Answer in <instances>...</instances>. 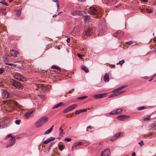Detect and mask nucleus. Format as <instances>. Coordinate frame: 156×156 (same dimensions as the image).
Instances as JSON below:
<instances>
[{
    "label": "nucleus",
    "instance_id": "35",
    "mask_svg": "<svg viewBox=\"0 0 156 156\" xmlns=\"http://www.w3.org/2000/svg\"><path fill=\"white\" fill-rule=\"evenodd\" d=\"M151 119L150 115H148L147 117H145L144 118V120L145 121H147Z\"/></svg>",
    "mask_w": 156,
    "mask_h": 156
},
{
    "label": "nucleus",
    "instance_id": "20",
    "mask_svg": "<svg viewBox=\"0 0 156 156\" xmlns=\"http://www.w3.org/2000/svg\"><path fill=\"white\" fill-rule=\"evenodd\" d=\"M15 137H12V138L10 140V146H12L15 143L16 141L15 139H13V138Z\"/></svg>",
    "mask_w": 156,
    "mask_h": 156
},
{
    "label": "nucleus",
    "instance_id": "34",
    "mask_svg": "<svg viewBox=\"0 0 156 156\" xmlns=\"http://www.w3.org/2000/svg\"><path fill=\"white\" fill-rule=\"evenodd\" d=\"M126 87V86H121L120 87H119L115 89L116 90V91H117L119 90H121L123 89V88L125 87Z\"/></svg>",
    "mask_w": 156,
    "mask_h": 156
},
{
    "label": "nucleus",
    "instance_id": "22",
    "mask_svg": "<svg viewBox=\"0 0 156 156\" xmlns=\"http://www.w3.org/2000/svg\"><path fill=\"white\" fill-rule=\"evenodd\" d=\"M59 130H60L59 135L60 136H63V135L64 134L63 130L62 129V127L59 128Z\"/></svg>",
    "mask_w": 156,
    "mask_h": 156
},
{
    "label": "nucleus",
    "instance_id": "19",
    "mask_svg": "<svg viewBox=\"0 0 156 156\" xmlns=\"http://www.w3.org/2000/svg\"><path fill=\"white\" fill-rule=\"evenodd\" d=\"M86 111H87V110L85 109H81L76 111L75 112V113L76 114L78 115L81 113L85 112Z\"/></svg>",
    "mask_w": 156,
    "mask_h": 156
},
{
    "label": "nucleus",
    "instance_id": "54",
    "mask_svg": "<svg viewBox=\"0 0 156 156\" xmlns=\"http://www.w3.org/2000/svg\"><path fill=\"white\" fill-rule=\"evenodd\" d=\"M125 92V91H124V90H123V91H121L120 92L118 91V93L119 94V95L120 94H121L124 93Z\"/></svg>",
    "mask_w": 156,
    "mask_h": 156
},
{
    "label": "nucleus",
    "instance_id": "58",
    "mask_svg": "<svg viewBox=\"0 0 156 156\" xmlns=\"http://www.w3.org/2000/svg\"><path fill=\"white\" fill-rule=\"evenodd\" d=\"M70 39L69 38H67L66 40V41L67 43H69L70 41Z\"/></svg>",
    "mask_w": 156,
    "mask_h": 156
},
{
    "label": "nucleus",
    "instance_id": "2",
    "mask_svg": "<svg viewBox=\"0 0 156 156\" xmlns=\"http://www.w3.org/2000/svg\"><path fill=\"white\" fill-rule=\"evenodd\" d=\"M10 81L12 85L16 88L19 89H22L23 88V85L20 83L16 80L13 79H10Z\"/></svg>",
    "mask_w": 156,
    "mask_h": 156
},
{
    "label": "nucleus",
    "instance_id": "63",
    "mask_svg": "<svg viewBox=\"0 0 156 156\" xmlns=\"http://www.w3.org/2000/svg\"><path fill=\"white\" fill-rule=\"evenodd\" d=\"M45 88L46 89V90H45V91H48L49 90V89H48V88L46 87H45Z\"/></svg>",
    "mask_w": 156,
    "mask_h": 156
},
{
    "label": "nucleus",
    "instance_id": "62",
    "mask_svg": "<svg viewBox=\"0 0 156 156\" xmlns=\"http://www.w3.org/2000/svg\"><path fill=\"white\" fill-rule=\"evenodd\" d=\"M53 2H56L57 3V2H59L58 0H53Z\"/></svg>",
    "mask_w": 156,
    "mask_h": 156
},
{
    "label": "nucleus",
    "instance_id": "47",
    "mask_svg": "<svg viewBox=\"0 0 156 156\" xmlns=\"http://www.w3.org/2000/svg\"><path fill=\"white\" fill-rule=\"evenodd\" d=\"M85 20L87 21L90 19V16H85Z\"/></svg>",
    "mask_w": 156,
    "mask_h": 156
},
{
    "label": "nucleus",
    "instance_id": "9",
    "mask_svg": "<svg viewBox=\"0 0 156 156\" xmlns=\"http://www.w3.org/2000/svg\"><path fill=\"white\" fill-rule=\"evenodd\" d=\"M110 154V151L108 149H107L102 151L101 156H109Z\"/></svg>",
    "mask_w": 156,
    "mask_h": 156
},
{
    "label": "nucleus",
    "instance_id": "16",
    "mask_svg": "<svg viewBox=\"0 0 156 156\" xmlns=\"http://www.w3.org/2000/svg\"><path fill=\"white\" fill-rule=\"evenodd\" d=\"M9 103L10 104H12L13 105H15L17 107H19L20 108H21V106L20 105H19L17 102H15L13 101H9Z\"/></svg>",
    "mask_w": 156,
    "mask_h": 156
},
{
    "label": "nucleus",
    "instance_id": "40",
    "mask_svg": "<svg viewBox=\"0 0 156 156\" xmlns=\"http://www.w3.org/2000/svg\"><path fill=\"white\" fill-rule=\"evenodd\" d=\"M69 110L68 108V107L66 108H65L63 111V112L64 113H66L67 112H69Z\"/></svg>",
    "mask_w": 156,
    "mask_h": 156
},
{
    "label": "nucleus",
    "instance_id": "53",
    "mask_svg": "<svg viewBox=\"0 0 156 156\" xmlns=\"http://www.w3.org/2000/svg\"><path fill=\"white\" fill-rule=\"evenodd\" d=\"M49 139H50V140L51 141V140H54L55 139V138L53 137H50Z\"/></svg>",
    "mask_w": 156,
    "mask_h": 156
},
{
    "label": "nucleus",
    "instance_id": "42",
    "mask_svg": "<svg viewBox=\"0 0 156 156\" xmlns=\"http://www.w3.org/2000/svg\"><path fill=\"white\" fill-rule=\"evenodd\" d=\"M4 71V68L3 67L0 68V74H2Z\"/></svg>",
    "mask_w": 156,
    "mask_h": 156
},
{
    "label": "nucleus",
    "instance_id": "13",
    "mask_svg": "<svg viewBox=\"0 0 156 156\" xmlns=\"http://www.w3.org/2000/svg\"><path fill=\"white\" fill-rule=\"evenodd\" d=\"M34 112V111H31V112H28L26 113L24 115V118H28L30 115H31Z\"/></svg>",
    "mask_w": 156,
    "mask_h": 156
},
{
    "label": "nucleus",
    "instance_id": "7",
    "mask_svg": "<svg viewBox=\"0 0 156 156\" xmlns=\"http://www.w3.org/2000/svg\"><path fill=\"white\" fill-rule=\"evenodd\" d=\"M107 95V93H106L97 94L94 95L93 98L96 99L102 98L106 97Z\"/></svg>",
    "mask_w": 156,
    "mask_h": 156
},
{
    "label": "nucleus",
    "instance_id": "6",
    "mask_svg": "<svg viewBox=\"0 0 156 156\" xmlns=\"http://www.w3.org/2000/svg\"><path fill=\"white\" fill-rule=\"evenodd\" d=\"M123 135V132H119L118 133H116L114 136L111 138L110 140L111 141H113L115 140L116 139L122 136Z\"/></svg>",
    "mask_w": 156,
    "mask_h": 156
},
{
    "label": "nucleus",
    "instance_id": "21",
    "mask_svg": "<svg viewBox=\"0 0 156 156\" xmlns=\"http://www.w3.org/2000/svg\"><path fill=\"white\" fill-rule=\"evenodd\" d=\"M82 145L81 142H78L75 143L72 147L73 148L76 147L78 146H80Z\"/></svg>",
    "mask_w": 156,
    "mask_h": 156
},
{
    "label": "nucleus",
    "instance_id": "30",
    "mask_svg": "<svg viewBox=\"0 0 156 156\" xmlns=\"http://www.w3.org/2000/svg\"><path fill=\"white\" fill-rule=\"evenodd\" d=\"M122 109L121 108H118L116 110V111L117 112V114H120Z\"/></svg>",
    "mask_w": 156,
    "mask_h": 156
},
{
    "label": "nucleus",
    "instance_id": "10",
    "mask_svg": "<svg viewBox=\"0 0 156 156\" xmlns=\"http://www.w3.org/2000/svg\"><path fill=\"white\" fill-rule=\"evenodd\" d=\"M10 53L14 57H16L17 55L19 54V52L14 49H11L10 50Z\"/></svg>",
    "mask_w": 156,
    "mask_h": 156
},
{
    "label": "nucleus",
    "instance_id": "48",
    "mask_svg": "<svg viewBox=\"0 0 156 156\" xmlns=\"http://www.w3.org/2000/svg\"><path fill=\"white\" fill-rule=\"evenodd\" d=\"M118 31L115 32V33L113 34V35L114 37H119V35L118 34Z\"/></svg>",
    "mask_w": 156,
    "mask_h": 156
},
{
    "label": "nucleus",
    "instance_id": "38",
    "mask_svg": "<svg viewBox=\"0 0 156 156\" xmlns=\"http://www.w3.org/2000/svg\"><path fill=\"white\" fill-rule=\"evenodd\" d=\"M116 113H117V112L116 111V110H113V111H112L111 112L109 113V114L110 115H114L115 114H117Z\"/></svg>",
    "mask_w": 156,
    "mask_h": 156
},
{
    "label": "nucleus",
    "instance_id": "17",
    "mask_svg": "<svg viewBox=\"0 0 156 156\" xmlns=\"http://www.w3.org/2000/svg\"><path fill=\"white\" fill-rule=\"evenodd\" d=\"M77 106V105L76 104H74L72 105H71L68 107L69 111H71L73 109L75 108Z\"/></svg>",
    "mask_w": 156,
    "mask_h": 156
},
{
    "label": "nucleus",
    "instance_id": "23",
    "mask_svg": "<svg viewBox=\"0 0 156 156\" xmlns=\"http://www.w3.org/2000/svg\"><path fill=\"white\" fill-rule=\"evenodd\" d=\"M81 69L83 70L86 73H87L89 72L88 68L85 66H83Z\"/></svg>",
    "mask_w": 156,
    "mask_h": 156
},
{
    "label": "nucleus",
    "instance_id": "12",
    "mask_svg": "<svg viewBox=\"0 0 156 156\" xmlns=\"http://www.w3.org/2000/svg\"><path fill=\"white\" fill-rule=\"evenodd\" d=\"M81 12H82L81 11L78 10L72 11L71 12V14L73 16L79 15H80Z\"/></svg>",
    "mask_w": 156,
    "mask_h": 156
},
{
    "label": "nucleus",
    "instance_id": "37",
    "mask_svg": "<svg viewBox=\"0 0 156 156\" xmlns=\"http://www.w3.org/2000/svg\"><path fill=\"white\" fill-rule=\"evenodd\" d=\"M51 142L50 140V139H47V140H46L44 142V143L45 144H47L48 143H49Z\"/></svg>",
    "mask_w": 156,
    "mask_h": 156
},
{
    "label": "nucleus",
    "instance_id": "5",
    "mask_svg": "<svg viewBox=\"0 0 156 156\" xmlns=\"http://www.w3.org/2000/svg\"><path fill=\"white\" fill-rule=\"evenodd\" d=\"M92 28H87L85 31L84 34V36L85 38H86L90 36L92 34Z\"/></svg>",
    "mask_w": 156,
    "mask_h": 156
},
{
    "label": "nucleus",
    "instance_id": "18",
    "mask_svg": "<svg viewBox=\"0 0 156 156\" xmlns=\"http://www.w3.org/2000/svg\"><path fill=\"white\" fill-rule=\"evenodd\" d=\"M53 127L54 125L51 126L50 129H48L44 133V134L46 135L50 133L52 131L53 129Z\"/></svg>",
    "mask_w": 156,
    "mask_h": 156
},
{
    "label": "nucleus",
    "instance_id": "59",
    "mask_svg": "<svg viewBox=\"0 0 156 156\" xmlns=\"http://www.w3.org/2000/svg\"><path fill=\"white\" fill-rule=\"evenodd\" d=\"M136 154L135 152H133L132 154V156H136Z\"/></svg>",
    "mask_w": 156,
    "mask_h": 156
},
{
    "label": "nucleus",
    "instance_id": "8",
    "mask_svg": "<svg viewBox=\"0 0 156 156\" xmlns=\"http://www.w3.org/2000/svg\"><path fill=\"white\" fill-rule=\"evenodd\" d=\"M130 118L129 116L126 115H120L117 116V119L120 121H123L126 119H128Z\"/></svg>",
    "mask_w": 156,
    "mask_h": 156
},
{
    "label": "nucleus",
    "instance_id": "1",
    "mask_svg": "<svg viewBox=\"0 0 156 156\" xmlns=\"http://www.w3.org/2000/svg\"><path fill=\"white\" fill-rule=\"evenodd\" d=\"M48 118L47 116H43L40 118L35 123V126L37 128L41 127L48 120Z\"/></svg>",
    "mask_w": 156,
    "mask_h": 156
},
{
    "label": "nucleus",
    "instance_id": "57",
    "mask_svg": "<svg viewBox=\"0 0 156 156\" xmlns=\"http://www.w3.org/2000/svg\"><path fill=\"white\" fill-rule=\"evenodd\" d=\"M7 137H12V136L11 134H8L7 136Z\"/></svg>",
    "mask_w": 156,
    "mask_h": 156
},
{
    "label": "nucleus",
    "instance_id": "28",
    "mask_svg": "<svg viewBox=\"0 0 156 156\" xmlns=\"http://www.w3.org/2000/svg\"><path fill=\"white\" fill-rule=\"evenodd\" d=\"M51 68H53L55 69H58V70H61V68L59 67L56 66L55 65H53L51 66Z\"/></svg>",
    "mask_w": 156,
    "mask_h": 156
},
{
    "label": "nucleus",
    "instance_id": "50",
    "mask_svg": "<svg viewBox=\"0 0 156 156\" xmlns=\"http://www.w3.org/2000/svg\"><path fill=\"white\" fill-rule=\"evenodd\" d=\"M126 43H127L128 45H130L132 44L133 43V42L131 41H126Z\"/></svg>",
    "mask_w": 156,
    "mask_h": 156
},
{
    "label": "nucleus",
    "instance_id": "15",
    "mask_svg": "<svg viewBox=\"0 0 156 156\" xmlns=\"http://www.w3.org/2000/svg\"><path fill=\"white\" fill-rule=\"evenodd\" d=\"M89 9L90 12L93 14L95 15L96 14L97 11L96 9L94 8L91 7H90Z\"/></svg>",
    "mask_w": 156,
    "mask_h": 156
},
{
    "label": "nucleus",
    "instance_id": "39",
    "mask_svg": "<svg viewBox=\"0 0 156 156\" xmlns=\"http://www.w3.org/2000/svg\"><path fill=\"white\" fill-rule=\"evenodd\" d=\"M78 57L82 59L83 58L84 55H81L80 54H78L77 55Z\"/></svg>",
    "mask_w": 156,
    "mask_h": 156
},
{
    "label": "nucleus",
    "instance_id": "44",
    "mask_svg": "<svg viewBox=\"0 0 156 156\" xmlns=\"http://www.w3.org/2000/svg\"><path fill=\"white\" fill-rule=\"evenodd\" d=\"M147 11L149 13H152L153 12V10L151 9H147Z\"/></svg>",
    "mask_w": 156,
    "mask_h": 156
},
{
    "label": "nucleus",
    "instance_id": "31",
    "mask_svg": "<svg viewBox=\"0 0 156 156\" xmlns=\"http://www.w3.org/2000/svg\"><path fill=\"white\" fill-rule=\"evenodd\" d=\"M0 3L4 5L7 6L8 5V4L5 1V0H0Z\"/></svg>",
    "mask_w": 156,
    "mask_h": 156
},
{
    "label": "nucleus",
    "instance_id": "61",
    "mask_svg": "<svg viewBox=\"0 0 156 156\" xmlns=\"http://www.w3.org/2000/svg\"><path fill=\"white\" fill-rule=\"evenodd\" d=\"M5 64H8V65H10V66H12L13 65V64H12V63H5Z\"/></svg>",
    "mask_w": 156,
    "mask_h": 156
},
{
    "label": "nucleus",
    "instance_id": "43",
    "mask_svg": "<svg viewBox=\"0 0 156 156\" xmlns=\"http://www.w3.org/2000/svg\"><path fill=\"white\" fill-rule=\"evenodd\" d=\"M21 10L20 9L19 10H18L17 12L16 13V15L18 16H20L21 14Z\"/></svg>",
    "mask_w": 156,
    "mask_h": 156
},
{
    "label": "nucleus",
    "instance_id": "32",
    "mask_svg": "<svg viewBox=\"0 0 156 156\" xmlns=\"http://www.w3.org/2000/svg\"><path fill=\"white\" fill-rule=\"evenodd\" d=\"M87 96H83L81 97H80L77 98V99L78 100H82L87 98Z\"/></svg>",
    "mask_w": 156,
    "mask_h": 156
},
{
    "label": "nucleus",
    "instance_id": "3",
    "mask_svg": "<svg viewBox=\"0 0 156 156\" xmlns=\"http://www.w3.org/2000/svg\"><path fill=\"white\" fill-rule=\"evenodd\" d=\"M14 77L16 79L23 82L26 81V78L22 76L17 73L13 75Z\"/></svg>",
    "mask_w": 156,
    "mask_h": 156
},
{
    "label": "nucleus",
    "instance_id": "27",
    "mask_svg": "<svg viewBox=\"0 0 156 156\" xmlns=\"http://www.w3.org/2000/svg\"><path fill=\"white\" fill-rule=\"evenodd\" d=\"M151 127L153 130H156V121L152 125Z\"/></svg>",
    "mask_w": 156,
    "mask_h": 156
},
{
    "label": "nucleus",
    "instance_id": "36",
    "mask_svg": "<svg viewBox=\"0 0 156 156\" xmlns=\"http://www.w3.org/2000/svg\"><path fill=\"white\" fill-rule=\"evenodd\" d=\"M154 134V133H151L148 134H147V135H144V137H149V136H152Z\"/></svg>",
    "mask_w": 156,
    "mask_h": 156
},
{
    "label": "nucleus",
    "instance_id": "52",
    "mask_svg": "<svg viewBox=\"0 0 156 156\" xmlns=\"http://www.w3.org/2000/svg\"><path fill=\"white\" fill-rule=\"evenodd\" d=\"M138 144H139L140 145V146H142L144 144L143 141H140V142H139L138 143Z\"/></svg>",
    "mask_w": 156,
    "mask_h": 156
},
{
    "label": "nucleus",
    "instance_id": "14",
    "mask_svg": "<svg viewBox=\"0 0 156 156\" xmlns=\"http://www.w3.org/2000/svg\"><path fill=\"white\" fill-rule=\"evenodd\" d=\"M109 75L108 73H106L104 76L103 79L105 82H108L109 81Z\"/></svg>",
    "mask_w": 156,
    "mask_h": 156
},
{
    "label": "nucleus",
    "instance_id": "51",
    "mask_svg": "<svg viewBox=\"0 0 156 156\" xmlns=\"http://www.w3.org/2000/svg\"><path fill=\"white\" fill-rule=\"evenodd\" d=\"M119 62L120 63V65H122L124 63L125 61L124 59H122L121 61H120Z\"/></svg>",
    "mask_w": 156,
    "mask_h": 156
},
{
    "label": "nucleus",
    "instance_id": "64",
    "mask_svg": "<svg viewBox=\"0 0 156 156\" xmlns=\"http://www.w3.org/2000/svg\"><path fill=\"white\" fill-rule=\"evenodd\" d=\"M121 4H120L119 5H116L115 6V7L116 8H118L119 7L120 5H121Z\"/></svg>",
    "mask_w": 156,
    "mask_h": 156
},
{
    "label": "nucleus",
    "instance_id": "26",
    "mask_svg": "<svg viewBox=\"0 0 156 156\" xmlns=\"http://www.w3.org/2000/svg\"><path fill=\"white\" fill-rule=\"evenodd\" d=\"M4 97L6 98H8L9 96V94L7 91H5L4 92Z\"/></svg>",
    "mask_w": 156,
    "mask_h": 156
},
{
    "label": "nucleus",
    "instance_id": "60",
    "mask_svg": "<svg viewBox=\"0 0 156 156\" xmlns=\"http://www.w3.org/2000/svg\"><path fill=\"white\" fill-rule=\"evenodd\" d=\"M115 66V65H114V64H113V65H111V66H110V67L111 68H112L114 67Z\"/></svg>",
    "mask_w": 156,
    "mask_h": 156
},
{
    "label": "nucleus",
    "instance_id": "49",
    "mask_svg": "<svg viewBox=\"0 0 156 156\" xmlns=\"http://www.w3.org/2000/svg\"><path fill=\"white\" fill-rule=\"evenodd\" d=\"M108 1L112 3V4H113L115 3V0H108Z\"/></svg>",
    "mask_w": 156,
    "mask_h": 156
},
{
    "label": "nucleus",
    "instance_id": "29",
    "mask_svg": "<svg viewBox=\"0 0 156 156\" xmlns=\"http://www.w3.org/2000/svg\"><path fill=\"white\" fill-rule=\"evenodd\" d=\"M0 12L4 15H6V13L5 9H0Z\"/></svg>",
    "mask_w": 156,
    "mask_h": 156
},
{
    "label": "nucleus",
    "instance_id": "41",
    "mask_svg": "<svg viewBox=\"0 0 156 156\" xmlns=\"http://www.w3.org/2000/svg\"><path fill=\"white\" fill-rule=\"evenodd\" d=\"M147 107L145 106H141L138 108V110H141L146 108Z\"/></svg>",
    "mask_w": 156,
    "mask_h": 156
},
{
    "label": "nucleus",
    "instance_id": "11",
    "mask_svg": "<svg viewBox=\"0 0 156 156\" xmlns=\"http://www.w3.org/2000/svg\"><path fill=\"white\" fill-rule=\"evenodd\" d=\"M112 92L113 93H114L109 95V98H112L119 95V94L118 93V91H116V89H115L113 90Z\"/></svg>",
    "mask_w": 156,
    "mask_h": 156
},
{
    "label": "nucleus",
    "instance_id": "56",
    "mask_svg": "<svg viewBox=\"0 0 156 156\" xmlns=\"http://www.w3.org/2000/svg\"><path fill=\"white\" fill-rule=\"evenodd\" d=\"M88 128H90L91 129H93V128L91 126H90L87 127V129H88Z\"/></svg>",
    "mask_w": 156,
    "mask_h": 156
},
{
    "label": "nucleus",
    "instance_id": "24",
    "mask_svg": "<svg viewBox=\"0 0 156 156\" xmlns=\"http://www.w3.org/2000/svg\"><path fill=\"white\" fill-rule=\"evenodd\" d=\"M63 105V103L60 102L54 105L53 107V109L56 108L61 105Z\"/></svg>",
    "mask_w": 156,
    "mask_h": 156
},
{
    "label": "nucleus",
    "instance_id": "46",
    "mask_svg": "<svg viewBox=\"0 0 156 156\" xmlns=\"http://www.w3.org/2000/svg\"><path fill=\"white\" fill-rule=\"evenodd\" d=\"M71 140H72V139L71 138H68V137L66 138L65 139V140H66L67 142L70 141Z\"/></svg>",
    "mask_w": 156,
    "mask_h": 156
},
{
    "label": "nucleus",
    "instance_id": "55",
    "mask_svg": "<svg viewBox=\"0 0 156 156\" xmlns=\"http://www.w3.org/2000/svg\"><path fill=\"white\" fill-rule=\"evenodd\" d=\"M56 5L57 6V9H58L59 8V2H57V3H56Z\"/></svg>",
    "mask_w": 156,
    "mask_h": 156
},
{
    "label": "nucleus",
    "instance_id": "45",
    "mask_svg": "<svg viewBox=\"0 0 156 156\" xmlns=\"http://www.w3.org/2000/svg\"><path fill=\"white\" fill-rule=\"evenodd\" d=\"M20 120H19V119L16 120L15 121V123L16 124L18 125L20 124Z\"/></svg>",
    "mask_w": 156,
    "mask_h": 156
},
{
    "label": "nucleus",
    "instance_id": "33",
    "mask_svg": "<svg viewBox=\"0 0 156 156\" xmlns=\"http://www.w3.org/2000/svg\"><path fill=\"white\" fill-rule=\"evenodd\" d=\"M118 34L119 35V37H120L122 36L123 34L124 33L122 32L121 31H118Z\"/></svg>",
    "mask_w": 156,
    "mask_h": 156
},
{
    "label": "nucleus",
    "instance_id": "4",
    "mask_svg": "<svg viewBox=\"0 0 156 156\" xmlns=\"http://www.w3.org/2000/svg\"><path fill=\"white\" fill-rule=\"evenodd\" d=\"M9 123L10 121L7 119L2 120V121L0 122V129L6 126Z\"/></svg>",
    "mask_w": 156,
    "mask_h": 156
},
{
    "label": "nucleus",
    "instance_id": "25",
    "mask_svg": "<svg viewBox=\"0 0 156 156\" xmlns=\"http://www.w3.org/2000/svg\"><path fill=\"white\" fill-rule=\"evenodd\" d=\"M65 147V146L62 144L60 145L58 147V149L61 151L64 149Z\"/></svg>",
    "mask_w": 156,
    "mask_h": 156
}]
</instances>
